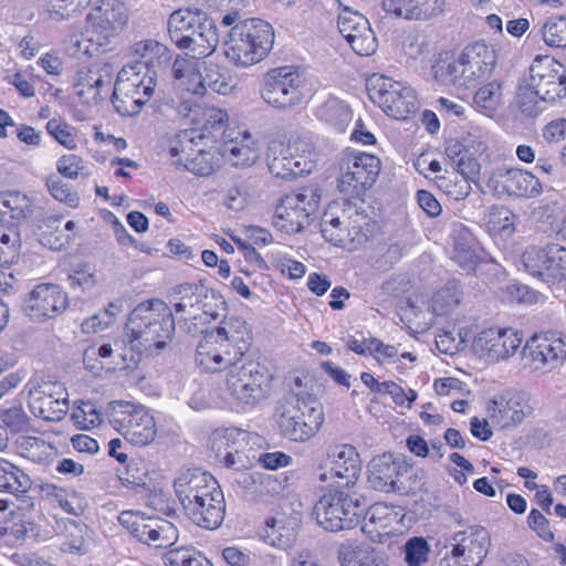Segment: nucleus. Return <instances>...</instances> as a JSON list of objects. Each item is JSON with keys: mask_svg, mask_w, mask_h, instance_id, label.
<instances>
[{"mask_svg": "<svg viewBox=\"0 0 566 566\" xmlns=\"http://www.w3.org/2000/svg\"><path fill=\"white\" fill-rule=\"evenodd\" d=\"M198 27L192 28L187 34L185 45L180 50L187 51L191 57L205 59L216 51L219 33L214 21L207 15L198 22Z\"/></svg>", "mask_w": 566, "mask_h": 566, "instance_id": "obj_35", "label": "nucleus"}, {"mask_svg": "<svg viewBox=\"0 0 566 566\" xmlns=\"http://www.w3.org/2000/svg\"><path fill=\"white\" fill-rule=\"evenodd\" d=\"M202 69L201 59L177 56L172 64L175 87L182 94L202 97L205 95Z\"/></svg>", "mask_w": 566, "mask_h": 566, "instance_id": "obj_32", "label": "nucleus"}, {"mask_svg": "<svg viewBox=\"0 0 566 566\" xmlns=\"http://www.w3.org/2000/svg\"><path fill=\"white\" fill-rule=\"evenodd\" d=\"M501 95V84L492 81L476 91L474 103L483 109L493 111L500 104Z\"/></svg>", "mask_w": 566, "mask_h": 566, "instance_id": "obj_63", "label": "nucleus"}, {"mask_svg": "<svg viewBox=\"0 0 566 566\" xmlns=\"http://www.w3.org/2000/svg\"><path fill=\"white\" fill-rule=\"evenodd\" d=\"M31 200L23 193H0V227L20 223L31 213Z\"/></svg>", "mask_w": 566, "mask_h": 566, "instance_id": "obj_44", "label": "nucleus"}, {"mask_svg": "<svg viewBox=\"0 0 566 566\" xmlns=\"http://www.w3.org/2000/svg\"><path fill=\"white\" fill-rule=\"evenodd\" d=\"M523 81L544 98L554 102L566 95V71L564 65L549 56H537Z\"/></svg>", "mask_w": 566, "mask_h": 566, "instance_id": "obj_19", "label": "nucleus"}, {"mask_svg": "<svg viewBox=\"0 0 566 566\" xmlns=\"http://www.w3.org/2000/svg\"><path fill=\"white\" fill-rule=\"evenodd\" d=\"M523 334L512 327H489L480 331L472 340V353L490 364L513 357L521 348Z\"/></svg>", "mask_w": 566, "mask_h": 566, "instance_id": "obj_15", "label": "nucleus"}, {"mask_svg": "<svg viewBox=\"0 0 566 566\" xmlns=\"http://www.w3.org/2000/svg\"><path fill=\"white\" fill-rule=\"evenodd\" d=\"M436 182L439 189L455 200L464 199L472 190L468 179L461 177L457 171L438 176Z\"/></svg>", "mask_w": 566, "mask_h": 566, "instance_id": "obj_54", "label": "nucleus"}, {"mask_svg": "<svg viewBox=\"0 0 566 566\" xmlns=\"http://www.w3.org/2000/svg\"><path fill=\"white\" fill-rule=\"evenodd\" d=\"M247 441V432L239 429H228L220 436L217 443L218 452L224 449L223 463L227 468L240 470L245 467V455L239 450Z\"/></svg>", "mask_w": 566, "mask_h": 566, "instance_id": "obj_45", "label": "nucleus"}, {"mask_svg": "<svg viewBox=\"0 0 566 566\" xmlns=\"http://www.w3.org/2000/svg\"><path fill=\"white\" fill-rule=\"evenodd\" d=\"M71 420L81 430H91L103 421V415L92 401H81L71 413Z\"/></svg>", "mask_w": 566, "mask_h": 566, "instance_id": "obj_53", "label": "nucleus"}, {"mask_svg": "<svg viewBox=\"0 0 566 566\" xmlns=\"http://www.w3.org/2000/svg\"><path fill=\"white\" fill-rule=\"evenodd\" d=\"M262 98L276 108L300 105L305 98L303 76L293 66L271 70L264 77Z\"/></svg>", "mask_w": 566, "mask_h": 566, "instance_id": "obj_14", "label": "nucleus"}, {"mask_svg": "<svg viewBox=\"0 0 566 566\" xmlns=\"http://www.w3.org/2000/svg\"><path fill=\"white\" fill-rule=\"evenodd\" d=\"M513 196L518 198H535L543 191L539 179L532 172L517 168L515 170V181Z\"/></svg>", "mask_w": 566, "mask_h": 566, "instance_id": "obj_55", "label": "nucleus"}, {"mask_svg": "<svg viewBox=\"0 0 566 566\" xmlns=\"http://www.w3.org/2000/svg\"><path fill=\"white\" fill-rule=\"evenodd\" d=\"M206 13L199 10L179 9L174 11L168 19V32L171 41L180 50L185 45L187 34L192 28H199L198 22L206 18Z\"/></svg>", "mask_w": 566, "mask_h": 566, "instance_id": "obj_43", "label": "nucleus"}, {"mask_svg": "<svg viewBox=\"0 0 566 566\" xmlns=\"http://www.w3.org/2000/svg\"><path fill=\"white\" fill-rule=\"evenodd\" d=\"M175 317L172 310L160 300H149L137 305L125 327V337L133 350L158 354L172 339Z\"/></svg>", "mask_w": 566, "mask_h": 566, "instance_id": "obj_2", "label": "nucleus"}, {"mask_svg": "<svg viewBox=\"0 0 566 566\" xmlns=\"http://www.w3.org/2000/svg\"><path fill=\"white\" fill-rule=\"evenodd\" d=\"M156 85V70L147 67L144 63L127 64L117 74L112 103L119 114L136 115L151 98Z\"/></svg>", "mask_w": 566, "mask_h": 566, "instance_id": "obj_5", "label": "nucleus"}, {"mask_svg": "<svg viewBox=\"0 0 566 566\" xmlns=\"http://www.w3.org/2000/svg\"><path fill=\"white\" fill-rule=\"evenodd\" d=\"M61 219L56 217H48L40 221L38 226V237L42 245L51 250H61L67 244L72 237L65 234L60 229Z\"/></svg>", "mask_w": 566, "mask_h": 566, "instance_id": "obj_49", "label": "nucleus"}, {"mask_svg": "<svg viewBox=\"0 0 566 566\" xmlns=\"http://www.w3.org/2000/svg\"><path fill=\"white\" fill-rule=\"evenodd\" d=\"M367 91L371 101L392 118L407 119L418 109L416 92L385 75H371L367 81Z\"/></svg>", "mask_w": 566, "mask_h": 566, "instance_id": "obj_11", "label": "nucleus"}, {"mask_svg": "<svg viewBox=\"0 0 566 566\" xmlns=\"http://www.w3.org/2000/svg\"><path fill=\"white\" fill-rule=\"evenodd\" d=\"M490 536L485 528L470 526L446 539V558L458 566H480L488 554Z\"/></svg>", "mask_w": 566, "mask_h": 566, "instance_id": "obj_18", "label": "nucleus"}, {"mask_svg": "<svg viewBox=\"0 0 566 566\" xmlns=\"http://www.w3.org/2000/svg\"><path fill=\"white\" fill-rule=\"evenodd\" d=\"M297 527L296 518L277 515L266 521L262 537L273 547L287 549L295 542Z\"/></svg>", "mask_w": 566, "mask_h": 566, "instance_id": "obj_40", "label": "nucleus"}, {"mask_svg": "<svg viewBox=\"0 0 566 566\" xmlns=\"http://www.w3.org/2000/svg\"><path fill=\"white\" fill-rule=\"evenodd\" d=\"M0 422L12 432H21L29 427V417L21 406L14 405L0 410Z\"/></svg>", "mask_w": 566, "mask_h": 566, "instance_id": "obj_62", "label": "nucleus"}, {"mask_svg": "<svg viewBox=\"0 0 566 566\" xmlns=\"http://www.w3.org/2000/svg\"><path fill=\"white\" fill-rule=\"evenodd\" d=\"M382 9L405 20H428L443 12L444 0H381Z\"/></svg>", "mask_w": 566, "mask_h": 566, "instance_id": "obj_33", "label": "nucleus"}, {"mask_svg": "<svg viewBox=\"0 0 566 566\" xmlns=\"http://www.w3.org/2000/svg\"><path fill=\"white\" fill-rule=\"evenodd\" d=\"M319 120L343 132L352 120V111L348 105L337 97H329L316 111Z\"/></svg>", "mask_w": 566, "mask_h": 566, "instance_id": "obj_47", "label": "nucleus"}, {"mask_svg": "<svg viewBox=\"0 0 566 566\" xmlns=\"http://www.w3.org/2000/svg\"><path fill=\"white\" fill-rule=\"evenodd\" d=\"M224 496L222 491L202 497L185 510L186 515L198 526L218 528L224 518Z\"/></svg>", "mask_w": 566, "mask_h": 566, "instance_id": "obj_34", "label": "nucleus"}, {"mask_svg": "<svg viewBox=\"0 0 566 566\" xmlns=\"http://www.w3.org/2000/svg\"><path fill=\"white\" fill-rule=\"evenodd\" d=\"M337 6V27L350 48L359 55H370L377 48L376 38L369 21L359 12L343 6L340 0H335Z\"/></svg>", "mask_w": 566, "mask_h": 566, "instance_id": "obj_21", "label": "nucleus"}, {"mask_svg": "<svg viewBox=\"0 0 566 566\" xmlns=\"http://www.w3.org/2000/svg\"><path fill=\"white\" fill-rule=\"evenodd\" d=\"M337 207H328L321 221V232L323 238L334 245L353 249L355 242L359 241L361 227L350 222L352 216L345 212L343 217L335 213Z\"/></svg>", "mask_w": 566, "mask_h": 566, "instance_id": "obj_30", "label": "nucleus"}, {"mask_svg": "<svg viewBox=\"0 0 566 566\" xmlns=\"http://www.w3.org/2000/svg\"><path fill=\"white\" fill-rule=\"evenodd\" d=\"M87 38V29L83 34L70 35L65 41L66 52L75 57H81L83 55H94L101 46H97L96 43L88 42Z\"/></svg>", "mask_w": 566, "mask_h": 566, "instance_id": "obj_64", "label": "nucleus"}, {"mask_svg": "<svg viewBox=\"0 0 566 566\" xmlns=\"http://www.w3.org/2000/svg\"><path fill=\"white\" fill-rule=\"evenodd\" d=\"M107 415L112 426L133 444L146 446L157 434L155 419L143 405L115 400L109 402Z\"/></svg>", "mask_w": 566, "mask_h": 566, "instance_id": "obj_10", "label": "nucleus"}, {"mask_svg": "<svg viewBox=\"0 0 566 566\" xmlns=\"http://www.w3.org/2000/svg\"><path fill=\"white\" fill-rule=\"evenodd\" d=\"M515 214L506 209H500L490 214L488 226L490 232L504 238L511 237L515 231Z\"/></svg>", "mask_w": 566, "mask_h": 566, "instance_id": "obj_60", "label": "nucleus"}, {"mask_svg": "<svg viewBox=\"0 0 566 566\" xmlns=\"http://www.w3.org/2000/svg\"><path fill=\"white\" fill-rule=\"evenodd\" d=\"M321 190L305 187L285 195L275 208L273 226L287 234L303 231L318 210Z\"/></svg>", "mask_w": 566, "mask_h": 566, "instance_id": "obj_9", "label": "nucleus"}, {"mask_svg": "<svg viewBox=\"0 0 566 566\" xmlns=\"http://www.w3.org/2000/svg\"><path fill=\"white\" fill-rule=\"evenodd\" d=\"M119 522L142 543L156 548H166L178 538L176 526L163 518L144 517L132 512H124Z\"/></svg>", "mask_w": 566, "mask_h": 566, "instance_id": "obj_20", "label": "nucleus"}, {"mask_svg": "<svg viewBox=\"0 0 566 566\" xmlns=\"http://www.w3.org/2000/svg\"><path fill=\"white\" fill-rule=\"evenodd\" d=\"M402 469V464L390 453L375 457L368 465V482L377 491H395Z\"/></svg>", "mask_w": 566, "mask_h": 566, "instance_id": "obj_37", "label": "nucleus"}, {"mask_svg": "<svg viewBox=\"0 0 566 566\" xmlns=\"http://www.w3.org/2000/svg\"><path fill=\"white\" fill-rule=\"evenodd\" d=\"M324 420L322 403L312 397L296 396L282 401L275 410L279 430L291 441H308L321 430Z\"/></svg>", "mask_w": 566, "mask_h": 566, "instance_id": "obj_6", "label": "nucleus"}, {"mask_svg": "<svg viewBox=\"0 0 566 566\" xmlns=\"http://www.w3.org/2000/svg\"><path fill=\"white\" fill-rule=\"evenodd\" d=\"M274 43V31L261 19H247L231 28L226 56L237 66L248 67L266 57Z\"/></svg>", "mask_w": 566, "mask_h": 566, "instance_id": "obj_4", "label": "nucleus"}, {"mask_svg": "<svg viewBox=\"0 0 566 566\" xmlns=\"http://www.w3.org/2000/svg\"><path fill=\"white\" fill-rule=\"evenodd\" d=\"M113 78V67L106 62H95L77 70L73 91L82 104L96 105L108 92Z\"/></svg>", "mask_w": 566, "mask_h": 566, "instance_id": "obj_23", "label": "nucleus"}, {"mask_svg": "<svg viewBox=\"0 0 566 566\" xmlns=\"http://www.w3.org/2000/svg\"><path fill=\"white\" fill-rule=\"evenodd\" d=\"M201 291L193 284H181L174 290L172 306L179 327L187 332L189 324L197 323L199 315V305L201 302Z\"/></svg>", "mask_w": 566, "mask_h": 566, "instance_id": "obj_36", "label": "nucleus"}, {"mask_svg": "<svg viewBox=\"0 0 566 566\" xmlns=\"http://www.w3.org/2000/svg\"><path fill=\"white\" fill-rule=\"evenodd\" d=\"M124 7L112 1H104L93 9L87 18V41L105 46L127 23Z\"/></svg>", "mask_w": 566, "mask_h": 566, "instance_id": "obj_22", "label": "nucleus"}, {"mask_svg": "<svg viewBox=\"0 0 566 566\" xmlns=\"http://www.w3.org/2000/svg\"><path fill=\"white\" fill-rule=\"evenodd\" d=\"M201 120L203 123L202 128L198 130L203 132L206 135L212 136L213 142L217 139L216 132H224L223 127L228 120V114L226 111L214 107L206 106L200 112Z\"/></svg>", "mask_w": 566, "mask_h": 566, "instance_id": "obj_57", "label": "nucleus"}, {"mask_svg": "<svg viewBox=\"0 0 566 566\" xmlns=\"http://www.w3.org/2000/svg\"><path fill=\"white\" fill-rule=\"evenodd\" d=\"M430 546L422 537H411L405 544V560L408 566H422L428 562Z\"/></svg>", "mask_w": 566, "mask_h": 566, "instance_id": "obj_58", "label": "nucleus"}, {"mask_svg": "<svg viewBox=\"0 0 566 566\" xmlns=\"http://www.w3.org/2000/svg\"><path fill=\"white\" fill-rule=\"evenodd\" d=\"M222 138L220 155L233 166L249 167L259 159L260 143L247 129L227 128Z\"/></svg>", "mask_w": 566, "mask_h": 566, "instance_id": "obj_27", "label": "nucleus"}, {"mask_svg": "<svg viewBox=\"0 0 566 566\" xmlns=\"http://www.w3.org/2000/svg\"><path fill=\"white\" fill-rule=\"evenodd\" d=\"M462 301V291L457 281H450L440 287L431 297L430 310L436 315H448Z\"/></svg>", "mask_w": 566, "mask_h": 566, "instance_id": "obj_48", "label": "nucleus"}, {"mask_svg": "<svg viewBox=\"0 0 566 566\" xmlns=\"http://www.w3.org/2000/svg\"><path fill=\"white\" fill-rule=\"evenodd\" d=\"M364 505L347 493L324 494L315 504L313 514L319 526L329 532L355 527L363 514Z\"/></svg>", "mask_w": 566, "mask_h": 566, "instance_id": "obj_12", "label": "nucleus"}, {"mask_svg": "<svg viewBox=\"0 0 566 566\" xmlns=\"http://www.w3.org/2000/svg\"><path fill=\"white\" fill-rule=\"evenodd\" d=\"M31 486L32 480L23 470L0 459V489L12 495H28Z\"/></svg>", "mask_w": 566, "mask_h": 566, "instance_id": "obj_46", "label": "nucleus"}, {"mask_svg": "<svg viewBox=\"0 0 566 566\" xmlns=\"http://www.w3.org/2000/svg\"><path fill=\"white\" fill-rule=\"evenodd\" d=\"M486 412L494 423L507 428L521 423L528 417L532 407L524 394L513 392L491 399L486 405Z\"/></svg>", "mask_w": 566, "mask_h": 566, "instance_id": "obj_28", "label": "nucleus"}, {"mask_svg": "<svg viewBox=\"0 0 566 566\" xmlns=\"http://www.w3.org/2000/svg\"><path fill=\"white\" fill-rule=\"evenodd\" d=\"M380 168V160L374 155L361 151L344 154L339 164V191L349 197H360L375 184Z\"/></svg>", "mask_w": 566, "mask_h": 566, "instance_id": "obj_13", "label": "nucleus"}, {"mask_svg": "<svg viewBox=\"0 0 566 566\" xmlns=\"http://www.w3.org/2000/svg\"><path fill=\"white\" fill-rule=\"evenodd\" d=\"M226 303L221 295L207 291L202 287L201 291V302L199 305V319L197 323L189 324L187 326V333L191 335L210 333L211 331H206V325L209 324L212 319H217L221 312L224 311ZM205 336H202L203 338Z\"/></svg>", "mask_w": 566, "mask_h": 566, "instance_id": "obj_41", "label": "nucleus"}, {"mask_svg": "<svg viewBox=\"0 0 566 566\" xmlns=\"http://www.w3.org/2000/svg\"><path fill=\"white\" fill-rule=\"evenodd\" d=\"M132 53L139 60L135 63H144L147 67L158 70L166 67L171 54L169 49L157 40L147 39L136 42L132 46Z\"/></svg>", "mask_w": 566, "mask_h": 566, "instance_id": "obj_42", "label": "nucleus"}, {"mask_svg": "<svg viewBox=\"0 0 566 566\" xmlns=\"http://www.w3.org/2000/svg\"><path fill=\"white\" fill-rule=\"evenodd\" d=\"M545 43L552 48H566V17L549 18L542 30Z\"/></svg>", "mask_w": 566, "mask_h": 566, "instance_id": "obj_56", "label": "nucleus"}, {"mask_svg": "<svg viewBox=\"0 0 566 566\" xmlns=\"http://www.w3.org/2000/svg\"><path fill=\"white\" fill-rule=\"evenodd\" d=\"M479 242L472 231L462 223H453L449 234V254L467 272L475 270L479 263Z\"/></svg>", "mask_w": 566, "mask_h": 566, "instance_id": "obj_31", "label": "nucleus"}, {"mask_svg": "<svg viewBox=\"0 0 566 566\" xmlns=\"http://www.w3.org/2000/svg\"><path fill=\"white\" fill-rule=\"evenodd\" d=\"M312 155L313 145L308 139L296 135L277 137L268 147L269 169L284 179L310 174L313 168Z\"/></svg>", "mask_w": 566, "mask_h": 566, "instance_id": "obj_8", "label": "nucleus"}, {"mask_svg": "<svg viewBox=\"0 0 566 566\" xmlns=\"http://www.w3.org/2000/svg\"><path fill=\"white\" fill-rule=\"evenodd\" d=\"M547 102L546 98L522 80L512 104V112L517 120L522 123L531 122L545 112Z\"/></svg>", "mask_w": 566, "mask_h": 566, "instance_id": "obj_39", "label": "nucleus"}, {"mask_svg": "<svg viewBox=\"0 0 566 566\" xmlns=\"http://www.w3.org/2000/svg\"><path fill=\"white\" fill-rule=\"evenodd\" d=\"M504 164L496 165L489 172L486 179L488 188L496 196H513L515 170Z\"/></svg>", "mask_w": 566, "mask_h": 566, "instance_id": "obj_52", "label": "nucleus"}, {"mask_svg": "<svg viewBox=\"0 0 566 566\" xmlns=\"http://www.w3.org/2000/svg\"><path fill=\"white\" fill-rule=\"evenodd\" d=\"M91 0H49L48 12L52 20H63L87 7Z\"/></svg>", "mask_w": 566, "mask_h": 566, "instance_id": "obj_61", "label": "nucleus"}, {"mask_svg": "<svg viewBox=\"0 0 566 566\" xmlns=\"http://www.w3.org/2000/svg\"><path fill=\"white\" fill-rule=\"evenodd\" d=\"M250 340L245 321L230 317L207 333L197 346L196 363L199 367L209 373L227 370L222 399L238 412L251 410L265 395V368L256 361L243 360Z\"/></svg>", "mask_w": 566, "mask_h": 566, "instance_id": "obj_1", "label": "nucleus"}, {"mask_svg": "<svg viewBox=\"0 0 566 566\" xmlns=\"http://www.w3.org/2000/svg\"><path fill=\"white\" fill-rule=\"evenodd\" d=\"M60 548L64 553L83 554L86 551L87 526L75 520H66Z\"/></svg>", "mask_w": 566, "mask_h": 566, "instance_id": "obj_50", "label": "nucleus"}, {"mask_svg": "<svg viewBox=\"0 0 566 566\" xmlns=\"http://www.w3.org/2000/svg\"><path fill=\"white\" fill-rule=\"evenodd\" d=\"M497 65L495 48L484 41L467 45L458 59L439 60L434 77L444 85L475 87L491 77Z\"/></svg>", "mask_w": 566, "mask_h": 566, "instance_id": "obj_3", "label": "nucleus"}, {"mask_svg": "<svg viewBox=\"0 0 566 566\" xmlns=\"http://www.w3.org/2000/svg\"><path fill=\"white\" fill-rule=\"evenodd\" d=\"M169 155L175 166L198 175L209 176L219 164L213 137L201 130H184L177 135L169 147Z\"/></svg>", "mask_w": 566, "mask_h": 566, "instance_id": "obj_7", "label": "nucleus"}, {"mask_svg": "<svg viewBox=\"0 0 566 566\" xmlns=\"http://www.w3.org/2000/svg\"><path fill=\"white\" fill-rule=\"evenodd\" d=\"M338 559L342 566H389L387 554L369 544H343Z\"/></svg>", "mask_w": 566, "mask_h": 566, "instance_id": "obj_38", "label": "nucleus"}, {"mask_svg": "<svg viewBox=\"0 0 566 566\" xmlns=\"http://www.w3.org/2000/svg\"><path fill=\"white\" fill-rule=\"evenodd\" d=\"M329 471L319 474L322 482L334 480L340 486H352L361 471V461L356 448L352 444H338L328 453Z\"/></svg>", "mask_w": 566, "mask_h": 566, "instance_id": "obj_26", "label": "nucleus"}, {"mask_svg": "<svg viewBox=\"0 0 566 566\" xmlns=\"http://www.w3.org/2000/svg\"><path fill=\"white\" fill-rule=\"evenodd\" d=\"M524 269L548 285L566 279V247L551 242L545 247H528L522 254Z\"/></svg>", "mask_w": 566, "mask_h": 566, "instance_id": "obj_16", "label": "nucleus"}, {"mask_svg": "<svg viewBox=\"0 0 566 566\" xmlns=\"http://www.w3.org/2000/svg\"><path fill=\"white\" fill-rule=\"evenodd\" d=\"M174 488L184 511L193 502L221 491L217 480L199 469L181 472L175 480Z\"/></svg>", "mask_w": 566, "mask_h": 566, "instance_id": "obj_29", "label": "nucleus"}, {"mask_svg": "<svg viewBox=\"0 0 566 566\" xmlns=\"http://www.w3.org/2000/svg\"><path fill=\"white\" fill-rule=\"evenodd\" d=\"M522 354L533 371L549 373L566 360V336L557 333L534 335L526 340Z\"/></svg>", "mask_w": 566, "mask_h": 566, "instance_id": "obj_17", "label": "nucleus"}, {"mask_svg": "<svg viewBox=\"0 0 566 566\" xmlns=\"http://www.w3.org/2000/svg\"><path fill=\"white\" fill-rule=\"evenodd\" d=\"M69 305V296L61 286L53 283L38 284L24 301L27 314L36 321L54 318Z\"/></svg>", "mask_w": 566, "mask_h": 566, "instance_id": "obj_25", "label": "nucleus"}, {"mask_svg": "<svg viewBox=\"0 0 566 566\" xmlns=\"http://www.w3.org/2000/svg\"><path fill=\"white\" fill-rule=\"evenodd\" d=\"M48 133L62 146L67 149H75L77 146L74 128L66 122L52 118L46 123Z\"/></svg>", "mask_w": 566, "mask_h": 566, "instance_id": "obj_59", "label": "nucleus"}, {"mask_svg": "<svg viewBox=\"0 0 566 566\" xmlns=\"http://www.w3.org/2000/svg\"><path fill=\"white\" fill-rule=\"evenodd\" d=\"M66 390L57 384H43L29 391V409L36 418L61 421L70 408Z\"/></svg>", "mask_w": 566, "mask_h": 566, "instance_id": "obj_24", "label": "nucleus"}, {"mask_svg": "<svg viewBox=\"0 0 566 566\" xmlns=\"http://www.w3.org/2000/svg\"><path fill=\"white\" fill-rule=\"evenodd\" d=\"M202 82L205 93L207 92V88H210L218 94L227 95L234 86L228 72L220 65L211 62H203Z\"/></svg>", "mask_w": 566, "mask_h": 566, "instance_id": "obj_51", "label": "nucleus"}]
</instances>
